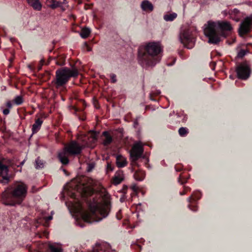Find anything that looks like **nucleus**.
<instances>
[{"instance_id": "obj_1", "label": "nucleus", "mask_w": 252, "mask_h": 252, "mask_svg": "<svg viewBox=\"0 0 252 252\" xmlns=\"http://www.w3.org/2000/svg\"><path fill=\"white\" fill-rule=\"evenodd\" d=\"M98 133L94 131H90L87 136L81 137L79 139H82L83 144L80 145L75 141L64 146L63 150L59 153L58 158L63 164H67L69 162L68 156L79 154L84 146H92L96 139Z\"/></svg>"}, {"instance_id": "obj_2", "label": "nucleus", "mask_w": 252, "mask_h": 252, "mask_svg": "<svg viewBox=\"0 0 252 252\" xmlns=\"http://www.w3.org/2000/svg\"><path fill=\"white\" fill-rule=\"evenodd\" d=\"M28 187L23 183H16L7 188L2 193L1 200L4 204L15 206L20 204L27 194Z\"/></svg>"}, {"instance_id": "obj_3", "label": "nucleus", "mask_w": 252, "mask_h": 252, "mask_svg": "<svg viewBox=\"0 0 252 252\" xmlns=\"http://www.w3.org/2000/svg\"><path fill=\"white\" fill-rule=\"evenodd\" d=\"M147 55H139L140 64L145 67H153L160 60L158 56L162 52V47L158 42H149L144 45Z\"/></svg>"}, {"instance_id": "obj_4", "label": "nucleus", "mask_w": 252, "mask_h": 252, "mask_svg": "<svg viewBox=\"0 0 252 252\" xmlns=\"http://www.w3.org/2000/svg\"><path fill=\"white\" fill-rule=\"evenodd\" d=\"M219 30L221 31H230L232 30V27L229 22L225 21L217 22L208 21L204 25V32L209 38V43L217 44L220 41Z\"/></svg>"}, {"instance_id": "obj_5", "label": "nucleus", "mask_w": 252, "mask_h": 252, "mask_svg": "<svg viewBox=\"0 0 252 252\" xmlns=\"http://www.w3.org/2000/svg\"><path fill=\"white\" fill-rule=\"evenodd\" d=\"M90 212H85L82 214L83 220L87 222L98 221L105 218L110 210V203L106 199L102 203L92 204L90 206Z\"/></svg>"}, {"instance_id": "obj_6", "label": "nucleus", "mask_w": 252, "mask_h": 252, "mask_svg": "<svg viewBox=\"0 0 252 252\" xmlns=\"http://www.w3.org/2000/svg\"><path fill=\"white\" fill-rule=\"evenodd\" d=\"M78 74L77 69H70L64 67L58 69L56 72L55 84L57 88L62 87L67 83L70 77H76Z\"/></svg>"}, {"instance_id": "obj_7", "label": "nucleus", "mask_w": 252, "mask_h": 252, "mask_svg": "<svg viewBox=\"0 0 252 252\" xmlns=\"http://www.w3.org/2000/svg\"><path fill=\"white\" fill-rule=\"evenodd\" d=\"M237 76L241 79H248L251 74V69L247 63H243L239 65L236 68Z\"/></svg>"}, {"instance_id": "obj_8", "label": "nucleus", "mask_w": 252, "mask_h": 252, "mask_svg": "<svg viewBox=\"0 0 252 252\" xmlns=\"http://www.w3.org/2000/svg\"><path fill=\"white\" fill-rule=\"evenodd\" d=\"M252 22V16L247 17L243 20L241 24L239 32L241 35L249 32L251 29Z\"/></svg>"}, {"instance_id": "obj_9", "label": "nucleus", "mask_w": 252, "mask_h": 252, "mask_svg": "<svg viewBox=\"0 0 252 252\" xmlns=\"http://www.w3.org/2000/svg\"><path fill=\"white\" fill-rule=\"evenodd\" d=\"M143 152L142 145L140 142L135 144L131 150L130 155L133 161L139 158Z\"/></svg>"}, {"instance_id": "obj_10", "label": "nucleus", "mask_w": 252, "mask_h": 252, "mask_svg": "<svg viewBox=\"0 0 252 252\" xmlns=\"http://www.w3.org/2000/svg\"><path fill=\"white\" fill-rule=\"evenodd\" d=\"M180 41L187 48L191 49L194 45V39L186 33H183L180 37Z\"/></svg>"}, {"instance_id": "obj_11", "label": "nucleus", "mask_w": 252, "mask_h": 252, "mask_svg": "<svg viewBox=\"0 0 252 252\" xmlns=\"http://www.w3.org/2000/svg\"><path fill=\"white\" fill-rule=\"evenodd\" d=\"M8 169L7 166L2 164L0 162V176L2 179L0 180V182L3 184H7L9 182V177L8 176Z\"/></svg>"}, {"instance_id": "obj_12", "label": "nucleus", "mask_w": 252, "mask_h": 252, "mask_svg": "<svg viewBox=\"0 0 252 252\" xmlns=\"http://www.w3.org/2000/svg\"><path fill=\"white\" fill-rule=\"evenodd\" d=\"M28 4L34 10L40 11L42 8V4L39 0H26Z\"/></svg>"}, {"instance_id": "obj_13", "label": "nucleus", "mask_w": 252, "mask_h": 252, "mask_svg": "<svg viewBox=\"0 0 252 252\" xmlns=\"http://www.w3.org/2000/svg\"><path fill=\"white\" fill-rule=\"evenodd\" d=\"M141 7L143 10L146 11L151 12L154 9V6L152 3L147 0H143L142 2Z\"/></svg>"}, {"instance_id": "obj_14", "label": "nucleus", "mask_w": 252, "mask_h": 252, "mask_svg": "<svg viewBox=\"0 0 252 252\" xmlns=\"http://www.w3.org/2000/svg\"><path fill=\"white\" fill-rule=\"evenodd\" d=\"M127 162L126 158L121 155L116 157V164L118 167L122 168L126 166Z\"/></svg>"}, {"instance_id": "obj_15", "label": "nucleus", "mask_w": 252, "mask_h": 252, "mask_svg": "<svg viewBox=\"0 0 252 252\" xmlns=\"http://www.w3.org/2000/svg\"><path fill=\"white\" fill-rule=\"evenodd\" d=\"M48 249L50 252H62V249L60 244L58 243H49Z\"/></svg>"}, {"instance_id": "obj_16", "label": "nucleus", "mask_w": 252, "mask_h": 252, "mask_svg": "<svg viewBox=\"0 0 252 252\" xmlns=\"http://www.w3.org/2000/svg\"><path fill=\"white\" fill-rule=\"evenodd\" d=\"M42 123L43 121L40 118H38L35 120L34 124L32 126L33 134L36 133L40 129Z\"/></svg>"}, {"instance_id": "obj_17", "label": "nucleus", "mask_w": 252, "mask_h": 252, "mask_svg": "<svg viewBox=\"0 0 252 252\" xmlns=\"http://www.w3.org/2000/svg\"><path fill=\"white\" fill-rule=\"evenodd\" d=\"M124 180V175L122 172H117L113 177V184L118 185Z\"/></svg>"}, {"instance_id": "obj_18", "label": "nucleus", "mask_w": 252, "mask_h": 252, "mask_svg": "<svg viewBox=\"0 0 252 252\" xmlns=\"http://www.w3.org/2000/svg\"><path fill=\"white\" fill-rule=\"evenodd\" d=\"M134 177L137 181H142L145 177V173L141 170H138L134 174Z\"/></svg>"}, {"instance_id": "obj_19", "label": "nucleus", "mask_w": 252, "mask_h": 252, "mask_svg": "<svg viewBox=\"0 0 252 252\" xmlns=\"http://www.w3.org/2000/svg\"><path fill=\"white\" fill-rule=\"evenodd\" d=\"M103 135L105 137V139L103 140V144L105 146L108 145L110 143H111L112 138V137L110 135L109 133L107 131H104L103 133Z\"/></svg>"}, {"instance_id": "obj_20", "label": "nucleus", "mask_w": 252, "mask_h": 252, "mask_svg": "<svg viewBox=\"0 0 252 252\" xmlns=\"http://www.w3.org/2000/svg\"><path fill=\"white\" fill-rule=\"evenodd\" d=\"M177 16V15L175 13H172L168 14H166L164 16V19L166 21H172L175 19Z\"/></svg>"}, {"instance_id": "obj_21", "label": "nucleus", "mask_w": 252, "mask_h": 252, "mask_svg": "<svg viewBox=\"0 0 252 252\" xmlns=\"http://www.w3.org/2000/svg\"><path fill=\"white\" fill-rule=\"evenodd\" d=\"M90 33V30L88 28H83L80 32V35L82 38H87Z\"/></svg>"}, {"instance_id": "obj_22", "label": "nucleus", "mask_w": 252, "mask_h": 252, "mask_svg": "<svg viewBox=\"0 0 252 252\" xmlns=\"http://www.w3.org/2000/svg\"><path fill=\"white\" fill-rule=\"evenodd\" d=\"M188 132V129L186 127H182L179 129V133L181 136H186Z\"/></svg>"}, {"instance_id": "obj_23", "label": "nucleus", "mask_w": 252, "mask_h": 252, "mask_svg": "<svg viewBox=\"0 0 252 252\" xmlns=\"http://www.w3.org/2000/svg\"><path fill=\"white\" fill-rule=\"evenodd\" d=\"M48 0L51 3V5H50V7L52 9L56 8L60 6L59 2L57 1L56 0Z\"/></svg>"}, {"instance_id": "obj_24", "label": "nucleus", "mask_w": 252, "mask_h": 252, "mask_svg": "<svg viewBox=\"0 0 252 252\" xmlns=\"http://www.w3.org/2000/svg\"><path fill=\"white\" fill-rule=\"evenodd\" d=\"M14 101L16 104L20 105L22 104L23 101V98L21 96H17L15 98Z\"/></svg>"}, {"instance_id": "obj_25", "label": "nucleus", "mask_w": 252, "mask_h": 252, "mask_svg": "<svg viewBox=\"0 0 252 252\" xmlns=\"http://www.w3.org/2000/svg\"><path fill=\"white\" fill-rule=\"evenodd\" d=\"M35 162V166L36 168H41L43 167V163L41 160L39 159V158L36 159Z\"/></svg>"}, {"instance_id": "obj_26", "label": "nucleus", "mask_w": 252, "mask_h": 252, "mask_svg": "<svg viewBox=\"0 0 252 252\" xmlns=\"http://www.w3.org/2000/svg\"><path fill=\"white\" fill-rule=\"evenodd\" d=\"M246 54V51L244 50H241L238 53L237 57L238 58L243 57Z\"/></svg>"}, {"instance_id": "obj_27", "label": "nucleus", "mask_w": 252, "mask_h": 252, "mask_svg": "<svg viewBox=\"0 0 252 252\" xmlns=\"http://www.w3.org/2000/svg\"><path fill=\"white\" fill-rule=\"evenodd\" d=\"M94 165L95 164L94 163H89L88 164V169H87L88 171H89V172L91 171L92 170V169L94 168Z\"/></svg>"}, {"instance_id": "obj_28", "label": "nucleus", "mask_w": 252, "mask_h": 252, "mask_svg": "<svg viewBox=\"0 0 252 252\" xmlns=\"http://www.w3.org/2000/svg\"><path fill=\"white\" fill-rule=\"evenodd\" d=\"M110 78L111 79V82L112 83H115L117 81L116 79V75L114 74H110Z\"/></svg>"}, {"instance_id": "obj_29", "label": "nucleus", "mask_w": 252, "mask_h": 252, "mask_svg": "<svg viewBox=\"0 0 252 252\" xmlns=\"http://www.w3.org/2000/svg\"><path fill=\"white\" fill-rule=\"evenodd\" d=\"M195 197L193 196H191L189 198V201L190 203H191L193 201H195Z\"/></svg>"}, {"instance_id": "obj_30", "label": "nucleus", "mask_w": 252, "mask_h": 252, "mask_svg": "<svg viewBox=\"0 0 252 252\" xmlns=\"http://www.w3.org/2000/svg\"><path fill=\"white\" fill-rule=\"evenodd\" d=\"M107 170L112 171L113 170V167L111 166V165L109 163L107 164Z\"/></svg>"}, {"instance_id": "obj_31", "label": "nucleus", "mask_w": 252, "mask_h": 252, "mask_svg": "<svg viewBox=\"0 0 252 252\" xmlns=\"http://www.w3.org/2000/svg\"><path fill=\"white\" fill-rule=\"evenodd\" d=\"M9 113V110L8 109H5L4 110H3V113L5 115L8 114Z\"/></svg>"}, {"instance_id": "obj_32", "label": "nucleus", "mask_w": 252, "mask_h": 252, "mask_svg": "<svg viewBox=\"0 0 252 252\" xmlns=\"http://www.w3.org/2000/svg\"><path fill=\"white\" fill-rule=\"evenodd\" d=\"M52 219V216H49L45 218L46 220L48 221Z\"/></svg>"}, {"instance_id": "obj_33", "label": "nucleus", "mask_w": 252, "mask_h": 252, "mask_svg": "<svg viewBox=\"0 0 252 252\" xmlns=\"http://www.w3.org/2000/svg\"><path fill=\"white\" fill-rule=\"evenodd\" d=\"M131 188L134 191H136L137 189V188L135 185L133 186Z\"/></svg>"}, {"instance_id": "obj_34", "label": "nucleus", "mask_w": 252, "mask_h": 252, "mask_svg": "<svg viewBox=\"0 0 252 252\" xmlns=\"http://www.w3.org/2000/svg\"><path fill=\"white\" fill-rule=\"evenodd\" d=\"M7 105H8L9 107H11L10 103V102L7 103Z\"/></svg>"}, {"instance_id": "obj_35", "label": "nucleus", "mask_w": 252, "mask_h": 252, "mask_svg": "<svg viewBox=\"0 0 252 252\" xmlns=\"http://www.w3.org/2000/svg\"><path fill=\"white\" fill-rule=\"evenodd\" d=\"M190 209H191L192 210H193V211H194L196 210V209H191V208H190Z\"/></svg>"}, {"instance_id": "obj_36", "label": "nucleus", "mask_w": 252, "mask_h": 252, "mask_svg": "<svg viewBox=\"0 0 252 252\" xmlns=\"http://www.w3.org/2000/svg\"><path fill=\"white\" fill-rule=\"evenodd\" d=\"M90 48H88V51H90Z\"/></svg>"}, {"instance_id": "obj_37", "label": "nucleus", "mask_w": 252, "mask_h": 252, "mask_svg": "<svg viewBox=\"0 0 252 252\" xmlns=\"http://www.w3.org/2000/svg\"><path fill=\"white\" fill-rule=\"evenodd\" d=\"M185 194V192L183 193H181V195H183V194Z\"/></svg>"}]
</instances>
